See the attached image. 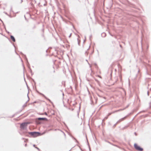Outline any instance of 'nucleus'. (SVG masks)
<instances>
[{
    "mask_svg": "<svg viewBox=\"0 0 151 151\" xmlns=\"http://www.w3.org/2000/svg\"><path fill=\"white\" fill-rule=\"evenodd\" d=\"M123 110V109H120L119 110H115V111H113V113H115V112H118V111H122Z\"/></svg>",
    "mask_w": 151,
    "mask_h": 151,
    "instance_id": "9",
    "label": "nucleus"
},
{
    "mask_svg": "<svg viewBox=\"0 0 151 151\" xmlns=\"http://www.w3.org/2000/svg\"><path fill=\"white\" fill-rule=\"evenodd\" d=\"M95 65H97V64L96 63H95Z\"/></svg>",
    "mask_w": 151,
    "mask_h": 151,
    "instance_id": "43",
    "label": "nucleus"
},
{
    "mask_svg": "<svg viewBox=\"0 0 151 151\" xmlns=\"http://www.w3.org/2000/svg\"><path fill=\"white\" fill-rule=\"evenodd\" d=\"M14 117V116H13L12 117Z\"/></svg>",
    "mask_w": 151,
    "mask_h": 151,
    "instance_id": "48",
    "label": "nucleus"
},
{
    "mask_svg": "<svg viewBox=\"0 0 151 151\" xmlns=\"http://www.w3.org/2000/svg\"><path fill=\"white\" fill-rule=\"evenodd\" d=\"M37 122V123L38 124H40L41 123V122Z\"/></svg>",
    "mask_w": 151,
    "mask_h": 151,
    "instance_id": "27",
    "label": "nucleus"
},
{
    "mask_svg": "<svg viewBox=\"0 0 151 151\" xmlns=\"http://www.w3.org/2000/svg\"><path fill=\"white\" fill-rule=\"evenodd\" d=\"M113 69L114 68H113L112 67H111L109 68V69L108 73H109L110 74L111 76H112V71Z\"/></svg>",
    "mask_w": 151,
    "mask_h": 151,
    "instance_id": "6",
    "label": "nucleus"
},
{
    "mask_svg": "<svg viewBox=\"0 0 151 151\" xmlns=\"http://www.w3.org/2000/svg\"><path fill=\"white\" fill-rule=\"evenodd\" d=\"M117 123H116L115 124H114V125L113 126V127L114 128L116 126V125H117Z\"/></svg>",
    "mask_w": 151,
    "mask_h": 151,
    "instance_id": "18",
    "label": "nucleus"
},
{
    "mask_svg": "<svg viewBox=\"0 0 151 151\" xmlns=\"http://www.w3.org/2000/svg\"><path fill=\"white\" fill-rule=\"evenodd\" d=\"M114 70H115V71H116V69H115Z\"/></svg>",
    "mask_w": 151,
    "mask_h": 151,
    "instance_id": "42",
    "label": "nucleus"
},
{
    "mask_svg": "<svg viewBox=\"0 0 151 151\" xmlns=\"http://www.w3.org/2000/svg\"><path fill=\"white\" fill-rule=\"evenodd\" d=\"M27 87L28 88L29 87H28V86L27 85Z\"/></svg>",
    "mask_w": 151,
    "mask_h": 151,
    "instance_id": "44",
    "label": "nucleus"
},
{
    "mask_svg": "<svg viewBox=\"0 0 151 151\" xmlns=\"http://www.w3.org/2000/svg\"><path fill=\"white\" fill-rule=\"evenodd\" d=\"M85 39L83 41V42H85L86 41V36H85Z\"/></svg>",
    "mask_w": 151,
    "mask_h": 151,
    "instance_id": "22",
    "label": "nucleus"
},
{
    "mask_svg": "<svg viewBox=\"0 0 151 151\" xmlns=\"http://www.w3.org/2000/svg\"><path fill=\"white\" fill-rule=\"evenodd\" d=\"M78 44L79 45H80V40H79L78 38H77Z\"/></svg>",
    "mask_w": 151,
    "mask_h": 151,
    "instance_id": "14",
    "label": "nucleus"
},
{
    "mask_svg": "<svg viewBox=\"0 0 151 151\" xmlns=\"http://www.w3.org/2000/svg\"><path fill=\"white\" fill-rule=\"evenodd\" d=\"M21 2H20V3H22V2H23V0H21Z\"/></svg>",
    "mask_w": 151,
    "mask_h": 151,
    "instance_id": "33",
    "label": "nucleus"
},
{
    "mask_svg": "<svg viewBox=\"0 0 151 151\" xmlns=\"http://www.w3.org/2000/svg\"><path fill=\"white\" fill-rule=\"evenodd\" d=\"M27 101L26 103L25 104H24L23 105V107H26L27 106V105H26V104L27 103Z\"/></svg>",
    "mask_w": 151,
    "mask_h": 151,
    "instance_id": "19",
    "label": "nucleus"
},
{
    "mask_svg": "<svg viewBox=\"0 0 151 151\" xmlns=\"http://www.w3.org/2000/svg\"><path fill=\"white\" fill-rule=\"evenodd\" d=\"M45 133V132H43L42 134H41V133L37 132H28L29 134L33 136L34 137L41 135L42 134H44Z\"/></svg>",
    "mask_w": 151,
    "mask_h": 151,
    "instance_id": "1",
    "label": "nucleus"
},
{
    "mask_svg": "<svg viewBox=\"0 0 151 151\" xmlns=\"http://www.w3.org/2000/svg\"><path fill=\"white\" fill-rule=\"evenodd\" d=\"M0 20L2 22H3L0 19Z\"/></svg>",
    "mask_w": 151,
    "mask_h": 151,
    "instance_id": "40",
    "label": "nucleus"
},
{
    "mask_svg": "<svg viewBox=\"0 0 151 151\" xmlns=\"http://www.w3.org/2000/svg\"><path fill=\"white\" fill-rule=\"evenodd\" d=\"M32 80L33 81V82L35 84H36V82L34 80V79H32Z\"/></svg>",
    "mask_w": 151,
    "mask_h": 151,
    "instance_id": "23",
    "label": "nucleus"
},
{
    "mask_svg": "<svg viewBox=\"0 0 151 151\" xmlns=\"http://www.w3.org/2000/svg\"><path fill=\"white\" fill-rule=\"evenodd\" d=\"M29 124H30V123L29 122H24L22 123L20 125L21 129L22 130L27 129V125Z\"/></svg>",
    "mask_w": 151,
    "mask_h": 151,
    "instance_id": "2",
    "label": "nucleus"
},
{
    "mask_svg": "<svg viewBox=\"0 0 151 151\" xmlns=\"http://www.w3.org/2000/svg\"><path fill=\"white\" fill-rule=\"evenodd\" d=\"M98 96H99L100 97H101V96H100L99 95H98Z\"/></svg>",
    "mask_w": 151,
    "mask_h": 151,
    "instance_id": "39",
    "label": "nucleus"
},
{
    "mask_svg": "<svg viewBox=\"0 0 151 151\" xmlns=\"http://www.w3.org/2000/svg\"><path fill=\"white\" fill-rule=\"evenodd\" d=\"M89 48L87 50H88L89 49Z\"/></svg>",
    "mask_w": 151,
    "mask_h": 151,
    "instance_id": "47",
    "label": "nucleus"
},
{
    "mask_svg": "<svg viewBox=\"0 0 151 151\" xmlns=\"http://www.w3.org/2000/svg\"><path fill=\"white\" fill-rule=\"evenodd\" d=\"M30 4H31L32 6H34V4L32 3H30Z\"/></svg>",
    "mask_w": 151,
    "mask_h": 151,
    "instance_id": "25",
    "label": "nucleus"
},
{
    "mask_svg": "<svg viewBox=\"0 0 151 151\" xmlns=\"http://www.w3.org/2000/svg\"><path fill=\"white\" fill-rule=\"evenodd\" d=\"M44 114H45L46 115H47V114L46 112H44Z\"/></svg>",
    "mask_w": 151,
    "mask_h": 151,
    "instance_id": "24",
    "label": "nucleus"
},
{
    "mask_svg": "<svg viewBox=\"0 0 151 151\" xmlns=\"http://www.w3.org/2000/svg\"><path fill=\"white\" fill-rule=\"evenodd\" d=\"M89 150H90V146H89Z\"/></svg>",
    "mask_w": 151,
    "mask_h": 151,
    "instance_id": "45",
    "label": "nucleus"
},
{
    "mask_svg": "<svg viewBox=\"0 0 151 151\" xmlns=\"http://www.w3.org/2000/svg\"><path fill=\"white\" fill-rule=\"evenodd\" d=\"M4 13H5L7 15V16H9V15L7 14V13L5 12H4Z\"/></svg>",
    "mask_w": 151,
    "mask_h": 151,
    "instance_id": "20",
    "label": "nucleus"
},
{
    "mask_svg": "<svg viewBox=\"0 0 151 151\" xmlns=\"http://www.w3.org/2000/svg\"><path fill=\"white\" fill-rule=\"evenodd\" d=\"M8 16L10 18H12V17L11 15H9Z\"/></svg>",
    "mask_w": 151,
    "mask_h": 151,
    "instance_id": "29",
    "label": "nucleus"
},
{
    "mask_svg": "<svg viewBox=\"0 0 151 151\" xmlns=\"http://www.w3.org/2000/svg\"><path fill=\"white\" fill-rule=\"evenodd\" d=\"M47 50H46V52H47Z\"/></svg>",
    "mask_w": 151,
    "mask_h": 151,
    "instance_id": "41",
    "label": "nucleus"
},
{
    "mask_svg": "<svg viewBox=\"0 0 151 151\" xmlns=\"http://www.w3.org/2000/svg\"><path fill=\"white\" fill-rule=\"evenodd\" d=\"M24 18H25V20H26V19H26V17H25V15H24Z\"/></svg>",
    "mask_w": 151,
    "mask_h": 151,
    "instance_id": "34",
    "label": "nucleus"
},
{
    "mask_svg": "<svg viewBox=\"0 0 151 151\" xmlns=\"http://www.w3.org/2000/svg\"><path fill=\"white\" fill-rule=\"evenodd\" d=\"M71 137H72V138L73 139H74L75 140L76 142L77 143H79V142H78L77 140L75 138H74L73 137V136H71Z\"/></svg>",
    "mask_w": 151,
    "mask_h": 151,
    "instance_id": "13",
    "label": "nucleus"
},
{
    "mask_svg": "<svg viewBox=\"0 0 151 151\" xmlns=\"http://www.w3.org/2000/svg\"><path fill=\"white\" fill-rule=\"evenodd\" d=\"M121 82H122V81ZM122 84H123V83H122Z\"/></svg>",
    "mask_w": 151,
    "mask_h": 151,
    "instance_id": "49",
    "label": "nucleus"
},
{
    "mask_svg": "<svg viewBox=\"0 0 151 151\" xmlns=\"http://www.w3.org/2000/svg\"><path fill=\"white\" fill-rule=\"evenodd\" d=\"M10 38L13 42H15V39L13 35H11L10 36Z\"/></svg>",
    "mask_w": 151,
    "mask_h": 151,
    "instance_id": "8",
    "label": "nucleus"
},
{
    "mask_svg": "<svg viewBox=\"0 0 151 151\" xmlns=\"http://www.w3.org/2000/svg\"><path fill=\"white\" fill-rule=\"evenodd\" d=\"M92 35H91L89 36V40L91 41V38H92Z\"/></svg>",
    "mask_w": 151,
    "mask_h": 151,
    "instance_id": "16",
    "label": "nucleus"
},
{
    "mask_svg": "<svg viewBox=\"0 0 151 151\" xmlns=\"http://www.w3.org/2000/svg\"><path fill=\"white\" fill-rule=\"evenodd\" d=\"M118 71L119 73L120 74L119 75V78L120 81H122V66L119 64L118 65Z\"/></svg>",
    "mask_w": 151,
    "mask_h": 151,
    "instance_id": "4",
    "label": "nucleus"
},
{
    "mask_svg": "<svg viewBox=\"0 0 151 151\" xmlns=\"http://www.w3.org/2000/svg\"><path fill=\"white\" fill-rule=\"evenodd\" d=\"M36 145H33V146L35 148H36L39 151H40V149L37 147L35 146Z\"/></svg>",
    "mask_w": 151,
    "mask_h": 151,
    "instance_id": "11",
    "label": "nucleus"
},
{
    "mask_svg": "<svg viewBox=\"0 0 151 151\" xmlns=\"http://www.w3.org/2000/svg\"><path fill=\"white\" fill-rule=\"evenodd\" d=\"M36 91L37 92V93H39L40 95H41L42 97H44L46 100H47L49 101L51 103H52V102L49 99H48L47 97L44 94L39 92V91H38L37 90Z\"/></svg>",
    "mask_w": 151,
    "mask_h": 151,
    "instance_id": "5",
    "label": "nucleus"
},
{
    "mask_svg": "<svg viewBox=\"0 0 151 151\" xmlns=\"http://www.w3.org/2000/svg\"><path fill=\"white\" fill-rule=\"evenodd\" d=\"M106 36V34L104 32H103L101 34V36L102 37H104Z\"/></svg>",
    "mask_w": 151,
    "mask_h": 151,
    "instance_id": "10",
    "label": "nucleus"
},
{
    "mask_svg": "<svg viewBox=\"0 0 151 151\" xmlns=\"http://www.w3.org/2000/svg\"><path fill=\"white\" fill-rule=\"evenodd\" d=\"M119 46H120V47L122 48V45L121 44H119Z\"/></svg>",
    "mask_w": 151,
    "mask_h": 151,
    "instance_id": "26",
    "label": "nucleus"
},
{
    "mask_svg": "<svg viewBox=\"0 0 151 151\" xmlns=\"http://www.w3.org/2000/svg\"><path fill=\"white\" fill-rule=\"evenodd\" d=\"M111 113H109V115H111Z\"/></svg>",
    "mask_w": 151,
    "mask_h": 151,
    "instance_id": "36",
    "label": "nucleus"
},
{
    "mask_svg": "<svg viewBox=\"0 0 151 151\" xmlns=\"http://www.w3.org/2000/svg\"><path fill=\"white\" fill-rule=\"evenodd\" d=\"M27 96H28V97H29L28 96V94H27Z\"/></svg>",
    "mask_w": 151,
    "mask_h": 151,
    "instance_id": "46",
    "label": "nucleus"
},
{
    "mask_svg": "<svg viewBox=\"0 0 151 151\" xmlns=\"http://www.w3.org/2000/svg\"><path fill=\"white\" fill-rule=\"evenodd\" d=\"M6 31L7 33H8V34H9L10 33L8 31Z\"/></svg>",
    "mask_w": 151,
    "mask_h": 151,
    "instance_id": "30",
    "label": "nucleus"
},
{
    "mask_svg": "<svg viewBox=\"0 0 151 151\" xmlns=\"http://www.w3.org/2000/svg\"><path fill=\"white\" fill-rule=\"evenodd\" d=\"M122 121H123V118H122L121 119H119V120L116 122V123H117V124H118V123H120V122H122Z\"/></svg>",
    "mask_w": 151,
    "mask_h": 151,
    "instance_id": "12",
    "label": "nucleus"
},
{
    "mask_svg": "<svg viewBox=\"0 0 151 151\" xmlns=\"http://www.w3.org/2000/svg\"><path fill=\"white\" fill-rule=\"evenodd\" d=\"M88 52H87V51H86L85 52V54L86 55H88Z\"/></svg>",
    "mask_w": 151,
    "mask_h": 151,
    "instance_id": "21",
    "label": "nucleus"
},
{
    "mask_svg": "<svg viewBox=\"0 0 151 151\" xmlns=\"http://www.w3.org/2000/svg\"><path fill=\"white\" fill-rule=\"evenodd\" d=\"M40 114V115H43L44 113H41V114Z\"/></svg>",
    "mask_w": 151,
    "mask_h": 151,
    "instance_id": "35",
    "label": "nucleus"
},
{
    "mask_svg": "<svg viewBox=\"0 0 151 151\" xmlns=\"http://www.w3.org/2000/svg\"><path fill=\"white\" fill-rule=\"evenodd\" d=\"M71 34H70V35L69 36V37H71Z\"/></svg>",
    "mask_w": 151,
    "mask_h": 151,
    "instance_id": "32",
    "label": "nucleus"
},
{
    "mask_svg": "<svg viewBox=\"0 0 151 151\" xmlns=\"http://www.w3.org/2000/svg\"><path fill=\"white\" fill-rule=\"evenodd\" d=\"M20 54H22V55H23V57L24 58L26 61L27 65L28 67V68L29 69L30 73H31V72H32V71L30 67L28 61L27 59L26 56V55L23 54L22 52H20Z\"/></svg>",
    "mask_w": 151,
    "mask_h": 151,
    "instance_id": "3",
    "label": "nucleus"
},
{
    "mask_svg": "<svg viewBox=\"0 0 151 151\" xmlns=\"http://www.w3.org/2000/svg\"><path fill=\"white\" fill-rule=\"evenodd\" d=\"M27 144H26L25 145V147H26L27 146Z\"/></svg>",
    "mask_w": 151,
    "mask_h": 151,
    "instance_id": "37",
    "label": "nucleus"
},
{
    "mask_svg": "<svg viewBox=\"0 0 151 151\" xmlns=\"http://www.w3.org/2000/svg\"><path fill=\"white\" fill-rule=\"evenodd\" d=\"M13 45L14 46V47H15V52L16 53H17V52H16V51H15V50H16V47H15V46L14 45Z\"/></svg>",
    "mask_w": 151,
    "mask_h": 151,
    "instance_id": "28",
    "label": "nucleus"
},
{
    "mask_svg": "<svg viewBox=\"0 0 151 151\" xmlns=\"http://www.w3.org/2000/svg\"><path fill=\"white\" fill-rule=\"evenodd\" d=\"M38 120H45L46 121H47V118L45 117H39L37 118V119Z\"/></svg>",
    "mask_w": 151,
    "mask_h": 151,
    "instance_id": "7",
    "label": "nucleus"
},
{
    "mask_svg": "<svg viewBox=\"0 0 151 151\" xmlns=\"http://www.w3.org/2000/svg\"><path fill=\"white\" fill-rule=\"evenodd\" d=\"M110 35H111V36H113V35H112V34H110Z\"/></svg>",
    "mask_w": 151,
    "mask_h": 151,
    "instance_id": "38",
    "label": "nucleus"
},
{
    "mask_svg": "<svg viewBox=\"0 0 151 151\" xmlns=\"http://www.w3.org/2000/svg\"><path fill=\"white\" fill-rule=\"evenodd\" d=\"M10 11L12 12H13V11L12 10V7H11L10 9Z\"/></svg>",
    "mask_w": 151,
    "mask_h": 151,
    "instance_id": "17",
    "label": "nucleus"
},
{
    "mask_svg": "<svg viewBox=\"0 0 151 151\" xmlns=\"http://www.w3.org/2000/svg\"><path fill=\"white\" fill-rule=\"evenodd\" d=\"M31 75L32 76L33 74V73H32V72H31Z\"/></svg>",
    "mask_w": 151,
    "mask_h": 151,
    "instance_id": "31",
    "label": "nucleus"
},
{
    "mask_svg": "<svg viewBox=\"0 0 151 151\" xmlns=\"http://www.w3.org/2000/svg\"><path fill=\"white\" fill-rule=\"evenodd\" d=\"M80 107H79V111H78V116L79 115V112L80 111Z\"/></svg>",
    "mask_w": 151,
    "mask_h": 151,
    "instance_id": "15",
    "label": "nucleus"
}]
</instances>
